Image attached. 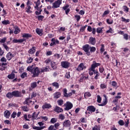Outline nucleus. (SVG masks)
I'll return each instance as SVG.
<instances>
[{
    "mask_svg": "<svg viewBox=\"0 0 130 130\" xmlns=\"http://www.w3.org/2000/svg\"><path fill=\"white\" fill-rule=\"evenodd\" d=\"M39 125H40V127L38 126H33L32 128L33 129H36V130H42L44 129L46 126H43L44 125V123L42 122H39L38 123Z\"/></svg>",
    "mask_w": 130,
    "mask_h": 130,
    "instance_id": "obj_3",
    "label": "nucleus"
},
{
    "mask_svg": "<svg viewBox=\"0 0 130 130\" xmlns=\"http://www.w3.org/2000/svg\"><path fill=\"white\" fill-rule=\"evenodd\" d=\"M52 106L50 104H47V103H45L42 107V108L43 109H49V108H51Z\"/></svg>",
    "mask_w": 130,
    "mask_h": 130,
    "instance_id": "obj_19",
    "label": "nucleus"
},
{
    "mask_svg": "<svg viewBox=\"0 0 130 130\" xmlns=\"http://www.w3.org/2000/svg\"><path fill=\"white\" fill-rule=\"evenodd\" d=\"M103 27H98L96 29V32L97 33H102V30H103Z\"/></svg>",
    "mask_w": 130,
    "mask_h": 130,
    "instance_id": "obj_53",
    "label": "nucleus"
},
{
    "mask_svg": "<svg viewBox=\"0 0 130 130\" xmlns=\"http://www.w3.org/2000/svg\"><path fill=\"white\" fill-rule=\"evenodd\" d=\"M40 0H38L36 3V6L35 7V8L37 9V8H38V7L40 6Z\"/></svg>",
    "mask_w": 130,
    "mask_h": 130,
    "instance_id": "obj_54",
    "label": "nucleus"
},
{
    "mask_svg": "<svg viewBox=\"0 0 130 130\" xmlns=\"http://www.w3.org/2000/svg\"><path fill=\"white\" fill-rule=\"evenodd\" d=\"M53 87H55V89H58L59 88V84L56 82L52 83Z\"/></svg>",
    "mask_w": 130,
    "mask_h": 130,
    "instance_id": "obj_33",
    "label": "nucleus"
},
{
    "mask_svg": "<svg viewBox=\"0 0 130 130\" xmlns=\"http://www.w3.org/2000/svg\"><path fill=\"white\" fill-rule=\"evenodd\" d=\"M102 101V98H101V96H100V95H97V103H100Z\"/></svg>",
    "mask_w": 130,
    "mask_h": 130,
    "instance_id": "obj_47",
    "label": "nucleus"
},
{
    "mask_svg": "<svg viewBox=\"0 0 130 130\" xmlns=\"http://www.w3.org/2000/svg\"><path fill=\"white\" fill-rule=\"evenodd\" d=\"M63 126L64 127H70L71 126V121L70 120H67L63 122Z\"/></svg>",
    "mask_w": 130,
    "mask_h": 130,
    "instance_id": "obj_12",
    "label": "nucleus"
},
{
    "mask_svg": "<svg viewBox=\"0 0 130 130\" xmlns=\"http://www.w3.org/2000/svg\"><path fill=\"white\" fill-rule=\"evenodd\" d=\"M123 38L124 39H125V40H128V34H124L123 35Z\"/></svg>",
    "mask_w": 130,
    "mask_h": 130,
    "instance_id": "obj_61",
    "label": "nucleus"
},
{
    "mask_svg": "<svg viewBox=\"0 0 130 130\" xmlns=\"http://www.w3.org/2000/svg\"><path fill=\"white\" fill-rule=\"evenodd\" d=\"M19 32H21V30H20V28L18 27H16L15 28L14 34H19Z\"/></svg>",
    "mask_w": 130,
    "mask_h": 130,
    "instance_id": "obj_39",
    "label": "nucleus"
},
{
    "mask_svg": "<svg viewBox=\"0 0 130 130\" xmlns=\"http://www.w3.org/2000/svg\"><path fill=\"white\" fill-rule=\"evenodd\" d=\"M22 37L23 38H31V37H32V35L30 34H23Z\"/></svg>",
    "mask_w": 130,
    "mask_h": 130,
    "instance_id": "obj_32",
    "label": "nucleus"
},
{
    "mask_svg": "<svg viewBox=\"0 0 130 130\" xmlns=\"http://www.w3.org/2000/svg\"><path fill=\"white\" fill-rule=\"evenodd\" d=\"M121 98V96L119 95L115 96L113 101V103H114L116 105V104H117V102H118V100L120 99Z\"/></svg>",
    "mask_w": 130,
    "mask_h": 130,
    "instance_id": "obj_22",
    "label": "nucleus"
},
{
    "mask_svg": "<svg viewBox=\"0 0 130 130\" xmlns=\"http://www.w3.org/2000/svg\"><path fill=\"white\" fill-rule=\"evenodd\" d=\"M63 94L64 97H66V98H67L68 93V89H67V88H64L63 89Z\"/></svg>",
    "mask_w": 130,
    "mask_h": 130,
    "instance_id": "obj_37",
    "label": "nucleus"
},
{
    "mask_svg": "<svg viewBox=\"0 0 130 130\" xmlns=\"http://www.w3.org/2000/svg\"><path fill=\"white\" fill-rule=\"evenodd\" d=\"M106 33L108 34L109 33H111V34H113L114 33V31H113V29H112V28L109 27V29L107 30Z\"/></svg>",
    "mask_w": 130,
    "mask_h": 130,
    "instance_id": "obj_42",
    "label": "nucleus"
},
{
    "mask_svg": "<svg viewBox=\"0 0 130 130\" xmlns=\"http://www.w3.org/2000/svg\"><path fill=\"white\" fill-rule=\"evenodd\" d=\"M105 99L103 100V103L101 104H99V106H105L107 104V96L104 95Z\"/></svg>",
    "mask_w": 130,
    "mask_h": 130,
    "instance_id": "obj_13",
    "label": "nucleus"
},
{
    "mask_svg": "<svg viewBox=\"0 0 130 130\" xmlns=\"http://www.w3.org/2000/svg\"><path fill=\"white\" fill-rule=\"evenodd\" d=\"M33 61V58L30 57L28 58L27 60H26L27 63H31Z\"/></svg>",
    "mask_w": 130,
    "mask_h": 130,
    "instance_id": "obj_45",
    "label": "nucleus"
},
{
    "mask_svg": "<svg viewBox=\"0 0 130 130\" xmlns=\"http://www.w3.org/2000/svg\"><path fill=\"white\" fill-rule=\"evenodd\" d=\"M16 116H17V112H13L11 114V117L12 118H16Z\"/></svg>",
    "mask_w": 130,
    "mask_h": 130,
    "instance_id": "obj_56",
    "label": "nucleus"
},
{
    "mask_svg": "<svg viewBox=\"0 0 130 130\" xmlns=\"http://www.w3.org/2000/svg\"><path fill=\"white\" fill-rule=\"evenodd\" d=\"M24 41H26V39H14L13 40V43H22V42H24Z\"/></svg>",
    "mask_w": 130,
    "mask_h": 130,
    "instance_id": "obj_20",
    "label": "nucleus"
},
{
    "mask_svg": "<svg viewBox=\"0 0 130 130\" xmlns=\"http://www.w3.org/2000/svg\"><path fill=\"white\" fill-rule=\"evenodd\" d=\"M30 87L32 89H34L37 87V82H34L31 83Z\"/></svg>",
    "mask_w": 130,
    "mask_h": 130,
    "instance_id": "obj_36",
    "label": "nucleus"
},
{
    "mask_svg": "<svg viewBox=\"0 0 130 130\" xmlns=\"http://www.w3.org/2000/svg\"><path fill=\"white\" fill-rule=\"evenodd\" d=\"M49 71V66H46L45 68L41 69V73H45V72Z\"/></svg>",
    "mask_w": 130,
    "mask_h": 130,
    "instance_id": "obj_26",
    "label": "nucleus"
},
{
    "mask_svg": "<svg viewBox=\"0 0 130 130\" xmlns=\"http://www.w3.org/2000/svg\"><path fill=\"white\" fill-rule=\"evenodd\" d=\"M2 24H3V25H8L10 24V21L8 20H5L2 21Z\"/></svg>",
    "mask_w": 130,
    "mask_h": 130,
    "instance_id": "obj_52",
    "label": "nucleus"
},
{
    "mask_svg": "<svg viewBox=\"0 0 130 130\" xmlns=\"http://www.w3.org/2000/svg\"><path fill=\"white\" fill-rule=\"evenodd\" d=\"M48 130H56V129H55L54 125H51L48 127Z\"/></svg>",
    "mask_w": 130,
    "mask_h": 130,
    "instance_id": "obj_57",
    "label": "nucleus"
},
{
    "mask_svg": "<svg viewBox=\"0 0 130 130\" xmlns=\"http://www.w3.org/2000/svg\"><path fill=\"white\" fill-rule=\"evenodd\" d=\"M94 75H95L94 76L95 80H98V79H99V77L100 76V73L98 71H96L94 72Z\"/></svg>",
    "mask_w": 130,
    "mask_h": 130,
    "instance_id": "obj_31",
    "label": "nucleus"
},
{
    "mask_svg": "<svg viewBox=\"0 0 130 130\" xmlns=\"http://www.w3.org/2000/svg\"><path fill=\"white\" fill-rule=\"evenodd\" d=\"M21 109L23 110V111H24L25 112H28L30 109L27 106H24L21 107Z\"/></svg>",
    "mask_w": 130,
    "mask_h": 130,
    "instance_id": "obj_30",
    "label": "nucleus"
},
{
    "mask_svg": "<svg viewBox=\"0 0 130 130\" xmlns=\"http://www.w3.org/2000/svg\"><path fill=\"white\" fill-rule=\"evenodd\" d=\"M123 9L124 10V12H128V10H129V9L128 8V7L126 6H123Z\"/></svg>",
    "mask_w": 130,
    "mask_h": 130,
    "instance_id": "obj_60",
    "label": "nucleus"
},
{
    "mask_svg": "<svg viewBox=\"0 0 130 130\" xmlns=\"http://www.w3.org/2000/svg\"><path fill=\"white\" fill-rule=\"evenodd\" d=\"M66 78L67 79H70L71 78V75H70V72H67L65 75Z\"/></svg>",
    "mask_w": 130,
    "mask_h": 130,
    "instance_id": "obj_59",
    "label": "nucleus"
},
{
    "mask_svg": "<svg viewBox=\"0 0 130 130\" xmlns=\"http://www.w3.org/2000/svg\"><path fill=\"white\" fill-rule=\"evenodd\" d=\"M27 8L26 9V13H32V11H30L31 10V6H27Z\"/></svg>",
    "mask_w": 130,
    "mask_h": 130,
    "instance_id": "obj_55",
    "label": "nucleus"
},
{
    "mask_svg": "<svg viewBox=\"0 0 130 130\" xmlns=\"http://www.w3.org/2000/svg\"><path fill=\"white\" fill-rule=\"evenodd\" d=\"M57 103L59 106H61L63 104V100H59L57 101Z\"/></svg>",
    "mask_w": 130,
    "mask_h": 130,
    "instance_id": "obj_49",
    "label": "nucleus"
},
{
    "mask_svg": "<svg viewBox=\"0 0 130 130\" xmlns=\"http://www.w3.org/2000/svg\"><path fill=\"white\" fill-rule=\"evenodd\" d=\"M61 0H57L55 1L54 3H53L52 8H57L60 7V5H61Z\"/></svg>",
    "mask_w": 130,
    "mask_h": 130,
    "instance_id": "obj_7",
    "label": "nucleus"
},
{
    "mask_svg": "<svg viewBox=\"0 0 130 130\" xmlns=\"http://www.w3.org/2000/svg\"><path fill=\"white\" fill-rule=\"evenodd\" d=\"M6 96L9 99L11 98H13V97H14V95H13V92H8L7 94H6Z\"/></svg>",
    "mask_w": 130,
    "mask_h": 130,
    "instance_id": "obj_35",
    "label": "nucleus"
},
{
    "mask_svg": "<svg viewBox=\"0 0 130 130\" xmlns=\"http://www.w3.org/2000/svg\"><path fill=\"white\" fill-rule=\"evenodd\" d=\"M101 126L100 125H95L92 127V130H100Z\"/></svg>",
    "mask_w": 130,
    "mask_h": 130,
    "instance_id": "obj_41",
    "label": "nucleus"
},
{
    "mask_svg": "<svg viewBox=\"0 0 130 130\" xmlns=\"http://www.w3.org/2000/svg\"><path fill=\"white\" fill-rule=\"evenodd\" d=\"M51 66L53 70H55L57 68V66H56V63L53 61H52L51 62Z\"/></svg>",
    "mask_w": 130,
    "mask_h": 130,
    "instance_id": "obj_29",
    "label": "nucleus"
},
{
    "mask_svg": "<svg viewBox=\"0 0 130 130\" xmlns=\"http://www.w3.org/2000/svg\"><path fill=\"white\" fill-rule=\"evenodd\" d=\"M27 73L26 72H23L21 75H20V77H21V79H25V78H26L27 77Z\"/></svg>",
    "mask_w": 130,
    "mask_h": 130,
    "instance_id": "obj_44",
    "label": "nucleus"
},
{
    "mask_svg": "<svg viewBox=\"0 0 130 130\" xmlns=\"http://www.w3.org/2000/svg\"><path fill=\"white\" fill-rule=\"evenodd\" d=\"M112 86H113V87H116L117 86V83L116 81H112Z\"/></svg>",
    "mask_w": 130,
    "mask_h": 130,
    "instance_id": "obj_63",
    "label": "nucleus"
},
{
    "mask_svg": "<svg viewBox=\"0 0 130 130\" xmlns=\"http://www.w3.org/2000/svg\"><path fill=\"white\" fill-rule=\"evenodd\" d=\"M107 23H108L110 25H111V24L113 23V20H112V19H108L107 20Z\"/></svg>",
    "mask_w": 130,
    "mask_h": 130,
    "instance_id": "obj_58",
    "label": "nucleus"
},
{
    "mask_svg": "<svg viewBox=\"0 0 130 130\" xmlns=\"http://www.w3.org/2000/svg\"><path fill=\"white\" fill-rule=\"evenodd\" d=\"M118 124L122 126V125H124V121L123 120H119L118 122Z\"/></svg>",
    "mask_w": 130,
    "mask_h": 130,
    "instance_id": "obj_46",
    "label": "nucleus"
},
{
    "mask_svg": "<svg viewBox=\"0 0 130 130\" xmlns=\"http://www.w3.org/2000/svg\"><path fill=\"white\" fill-rule=\"evenodd\" d=\"M87 111H89V112H95L96 108L93 106H89L87 108Z\"/></svg>",
    "mask_w": 130,
    "mask_h": 130,
    "instance_id": "obj_11",
    "label": "nucleus"
},
{
    "mask_svg": "<svg viewBox=\"0 0 130 130\" xmlns=\"http://www.w3.org/2000/svg\"><path fill=\"white\" fill-rule=\"evenodd\" d=\"M64 106H66L65 110H70L73 108V104L70 102H67V104H64Z\"/></svg>",
    "mask_w": 130,
    "mask_h": 130,
    "instance_id": "obj_8",
    "label": "nucleus"
},
{
    "mask_svg": "<svg viewBox=\"0 0 130 130\" xmlns=\"http://www.w3.org/2000/svg\"><path fill=\"white\" fill-rule=\"evenodd\" d=\"M95 72H96L95 70L92 69L91 68H90L89 69L88 74L89 76H93V75L95 74Z\"/></svg>",
    "mask_w": 130,
    "mask_h": 130,
    "instance_id": "obj_28",
    "label": "nucleus"
},
{
    "mask_svg": "<svg viewBox=\"0 0 130 130\" xmlns=\"http://www.w3.org/2000/svg\"><path fill=\"white\" fill-rule=\"evenodd\" d=\"M14 55H13V54H12V53L11 52H9L6 56V57L8 59V60H11L12 59V58H13V57H14Z\"/></svg>",
    "mask_w": 130,
    "mask_h": 130,
    "instance_id": "obj_24",
    "label": "nucleus"
},
{
    "mask_svg": "<svg viewBox=\"0 0 130 130\" xmlns=\"http://www.w3.org/2000/svg\"><path fill=\"white\" fill-rule=\"evenodd\" d=\"M36 51V47H32V48L29 50L28 53H29V54H34Z\"/></svg>",
    "mask_w": 130,
    "mask_h": 130,
    "instance_id": "obj_25",
    "label": "nucleus"
},
{
    "mask_svg": "<svg viewBox=\"0 0 130 130\" xmlns=\"http://www.w3.org/2000/svg\"><path fill=\"white\" fill-rule=\"evenodd\" d=\"M82 49L85 52L87 56H90L91 53L96 51V48L95 47H91L89 44H86L82 47Z\"/></svg>",
    "mask_w": 130,
    "mask_h": 130,
    "instance_id": "obj_2",
    "label": "nucleus"
},
{
    "mask_svg": "<svg viewBox=\"0 0 130 130\" xmlns=\"http://www.w3.org/2000/svg\"><path fill=\"white\" fill-rule=\"evenodd\" d=\"M12 95H13V97H23V95H22V92L18 90H15L12 91Z\"/></svg>",
    "mask_w": 130,
    "mask_h": 130,
    "instance_id": "obj_6",
    "label": "nucleus"
},
{
    "mask_svg": "<svg viewBox=\"0 0 130 130\" xmlns=\"http://www.w3.org/2000/svg\"><path fill=\"white\" fill-rule=\"evenodd\" d=\"M32 102V101L30 100V98H27L24 102V104H26V105H29L30 103Z\"/></svg>",
    "mask_w": 130,
    "mask_h": 130,
    "instance_id": "obj_34",
    "label": "nucleus"
},
{
    "mask_svg": "<svg viewBox=\"0 0 130 130\" xmlns=\"http://www.w3.org/2000/svg\"><path fill=\"white\" fill-rule=\"evenodd\" d=\"M101 89H106L107 88V84L106 83H102L100 85Z\"/></svg>",
    "mask_w": 130,
    "mask_h": 130,
    "instance_id": "obj_38",
    "label": "nucleus"
},
{
    "mask_svg": "<svg viewBox=\"0 0 130 130\" xmlns=\"http://www.w3.org/2000/svg\"><path fill=\"white\" fill-rule=\"evenodd\" d=\"M53 96L55 99H58V98H60L61 93H60V92H56L55 93H53Z\"/></svg>",
    "mask_w": 130,
    "mask_h": 130,
    "instance_id": "obj_21",
    "label": "nucleus"
},
{
    "mask_svg": "<svg viewBox=\"0 0 130 130\" xmlns=\"http://www.w3.org/2000/svg\"><path fill=\"white\" fill-rule=\"evenodd\" d=\"M36 32L40 36H42L43 35V30L41 29L40 28H36Z\"/></svg>",
    "mask_w": 130,
    "mask_h": 130,
    "instance_id": "obj_23",
    "label": "nucleus"
},
{
    "mask_svg": "<svg viewBox=\"0 0 130 130\" xmlns=\"http://www.w3.org/2000/svg\"><path fill=\"white\" fill-rule=\"evenodd\" d=\"M57 121V118H52L50 120L51 123H55Z\"/></svg>",
    "mask_w": 130,
    "mask_h": 130,
    "instance_id": "obj_43",
    "label": "nucleus"
},
{
    "mask_svg": "<svg viewBox=\"0 0 130 130\" xmlns=\"http://www.w3.org/2000/svg\"><path fill=\"white\" fill-rule=\"evenodd\" d=\"M121 21L124 23H129L130 20L129 19H125L124 17H121Z\"/></svg>",
    "mask_w": 130,
    "mask_h": 130,
    "instance_id": "obj_40",
    "label": "nucleus"
},
{
    "mask_svg": "<svg viewBox=\"0 0 130 130\" xmlns=\"http://www.w3.org/2000/svg\"><path fill=\"white\" fill-rule=\"evenodd\" d=\"M59 119H61V120H63V119L66 118V117L64 116V115L60 114L59 115Z\"/></svg>",
    "mask_w": 130,
    "mask_h": 130,
    "instance_id": "obj_50",
    "label": "nucleus"
},
{
    "mask_svg": "<svg viewBox=\"0 0 130 130\" xmlns=\"http://www.w3.org/2000/svg\"><path fill=\"white\" fill-rule=\"evenodd\" d=\"M39 114V112L38 113L36 112H34L31 115L32 119H37V117H38Z\"/></svg>",
    "mask_w": 130,
    "mask_h": 130,
    "instance_id": "obj_27",
    "label": "nucleus"
},
{
    "mask_svg": "<svg viewBox=\"0 0 130 130\" xmlns=\"http://www.w3.org/2000/svg\"><path fill=\"white\" fill-rule=\"evenodd\" d=\"M6 40H7V38L5 37L0 40V43H5V42H6Z\"/></svg>",
    "mask_w": 130,
    "mask_h": 130,
    "instance_id": "obj_62",
    "label": "nucleus"
},
{
    "mask_svg": "<svg viewBox=\"0 0 130 130\" xmlns=\"http://www.w3.org/2000/svg\"><path fill=\"white\" fill-rule=\"evenodd\" d=\"M54 111H55V112H57V113H60L61 112H63V110L62 109V108H61L58 106H56L54 109Z\"/></svg>",
    "mask_w": 130,
    "mask_h": 130,
    "instance_id": "obj_15",
    "label": "nucleus"
},
{
    "mask_svg": "<svg viewBox=\"0 0 130 130\" xmlns=\"http://www.w3.org/2000/svg\"><path fill=\"white\" fill-rule=\"evenodd\" d=\"M101 66L100 63H96L95 61H93V63L91 64V68L92 69V70H95L96 68Z\"/></svg>",
    "mask_w": 130,
    "mask_h": 130,
    "instance_id": "obj_14",
    "label": "nucleus"
},
{
    "mask_svg": "<svg viewBox=\"0 0 130 130\" xmlns=\"http://www.w3.org/2000/svg\"><path fill=\"white\" fill-rule=\"evenodd\" d=\"M84 97L87 98V97H91V93L89 92H86L84 93Z\"/></svg>",
    "mask_w": 130,
    "mask_h": 130,
    "instance_id": "obj_51",
    "label": "nucleus"
},
{
    "mask_svg": "<svg viewBox=\"0 0 130 130\" xmlns=\"http://www.w3.org/2000/svg\"><path fill=\"white\" fill-rule=\"evenodd\" d=\"M69 7H70V6H69V5H66V6L63 7V10H64V11H65V13H66V15H69V13L71 11V9H70L69 8Z\"/></svg>",
    "mask_w": 130,
    "mask_h": 130,
    "instance_id": "obj_17",
    "label": "nucleus"
},
{
    "mask_svg": "<svg viewBox=\"0 0 130 130\" xmlns=\"http://www.w3.org/2000/svg\"><path fill=\"white\" fill-rule=\"evenodd\" d=\"M27 71L30 72L31 74H32V77L33 78H36V77H38L39 76V74H40V70L39 68L37 67H33V65L28 66L27 68Z\"/></svg>",
    "mask_w": 130,
    "mask_h": 130,
    "instance_id": "obj_1",
    "label": "nucleus"
},
{
    "mask_svg": "<svg viewBox=\"0 0 130 130\" xmlns=\"http://www.w3.org/2000/svg\"><path fill=\"white\" fill-rule=\"evenodd\" d=\"M52 43H50V46H53V45H56V44H59V41L56 40L54 38L51 39Z\"/></svg>",
    "mask_w": 130,
    "mask_h": 130,
    "instance_id": "obj_10",
    "label": "nucleus"
},
{
    "mask_svg": "<svg viewBox=\"0 0 130 130\" xmlns=\"http://www.w3.org/2000/svg\"><path fill=\"white\" fill-rule=\"evenodd\" d=\"M70 64H71V63L67 61H63L61 62V66L62 68H64V69H68L69 67H70Z\"/></svg>",
    "mask_w": 130,
    "mask_h": 130,
    "instance_id": "obj_9",
    "label": "nucleus"
},
{
    "mask_svg": "<svg viewBox=\"0 0 130 130\" xmlns=\"http://www.w3.org/2000/svg\"><path fill=\"white\" fill-rule=\"evenodd\" d=\"M87 67L85 66L84 63H81L79 65H78L77 68L76 69V71L78 72H81V71H84V70H86Z\"/></svg>",
    "mask_w": 130,
    "mask_h": 130,
    "instance_id": "obj_5",
    "label": "nucleus"
},
{
    "mask_svg": "<svg viewBox=\"0 0 130 130\" xmlns=\"http://www.w3.org/2000/svg\"><path fill=\"white\" fill-rule=\"evenodd\" d=\"M89 40V43L91 44V45H95V44H96V39H95V38L91 37Z\"/></svg>",
    "mask_w": 130,
    "mask_h": 130,
    "instance_id": "obj_18",
    "label": "nucleus"
},
{
    "mask_svg": "<svg viewBox=\"0 0 130 130\" xmlns=\"http://www.w3.org/2000/svg\"><path fill=\"white\" fill-rule=\"evenodd\" d=\"M4 115L6 118H10V116H11V112L10 111L7 110L4 112Z\"/></svg>",
    "mask_w": 130,
    "mask_h": 130,
    "instance_id": "obj_16",
    "label": "nucleus"
},
{
    "mask_svg": "<svg viewBox=\"0 0 130 130\" xmlns=\"http://www.w3.org/2000/svg\"><path fill=\"white\" fill-rule=\"evenodd\" d=\"M8 79H13L15 78V74L12 73L8 76Z\"/></svg>",
    "mask_w": 130,
    "mask_h": 130,
    "instance_id": "obj_48",
    "label": "nucleus"
},
{
    "mask_svg": "<svg viewBox=\"0 0 130 130\" xmlns=\"http://www.w3.org/2000/svg\"><path fill=\"white\" fill-rule=\"evenodd\" d=\"M130 54V50L128 48H125L122 52V56L123 57H128V55Z\"/></svg>",
    "mask_w": 130,
    "mask_h": 130,
    "instance_id": "obj_4",
    "label": "nucleus"
},
{
    "mask_svg": "<svg viewBox=\"0 0 130 130\" xmlns=\"http://www.w3.org/2000/svg\"><path fill=\"white\" fill-rule=\"evenodd\" d=\"M99 71H100V73L102 74V73L104 72V68H103V67H100L99 68Z\"/></svg>",
    "mask_w": 130,
    "mask_h": 130,
    "instance_id": "obj_64",
    "label": "nucleus"
}]
</instances>
